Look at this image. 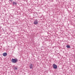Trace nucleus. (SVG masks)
Here are the masks:
<instances>
[{
    "mask_svg": "<svg viewBox=\"0 0 75 75\" xmlns=\"http://www.w3.org/2000/svg\"><path fill=\"white\" fill-rule=\"evenodd\" d=\"M11 61L12 63H14V64H16V62H17L18 61V59H12Z\"/></svg>",
    "mask_w": 75,
    "mask_h": 75,
    "instance_id": "obj_1",
    "label": "nucleus"
},
{
    "mask_svg": "<svg viewBox=\"0 0 75 75\" xmlns=\"http://www.w3.org/2000/svg\"><path fill=\"white\" fill-rule=\"evenodd\" d=\"M33 24H35V25H37V24H38V21L37 20H35L33 22Z\"/></svg>",
    "mask_w": 75,
    "mask_h": 75,
    "instance_id": "obj_2",
    "label": "nucleus"
},
{
    "mask_svg": "<svg viewBox=\"0 0 75 75\" xmlns=\"http://www.w3.org/2000/svg\"><path fill=\"white\" fill-rule=\"evenodd\" d=\"M53 66L54 69H57V66L56 65V64H53Z\"/></svg>",
    "mask_w": 75,
    "mask_h": 75,
    "instance_id": "obj_3",
    "label": "nucleus"
},
{
    "mask_svg": "<svg viewBox=\"0 0 75 75\" xmlns=\"http://www.w3.org/2000/svg\"><path fill=\"white\" fill-rule=\"evenodd\" d=\"M29 67H30V69H33V64H31L30 65Z\"/></svg>",
    "mask_w": 75,
    "mask_h": 75,
    "instance_id": "obj_4",
    "label": "nucleus"
},
{
    "mask_svg": "<svg viewBox=\"0 0 75 75\" xmlns=\"http://www.w3.org/2000/svg\"><path fill=\"white\" fill-rule=\"evenodd\" d=\"M7 53L6 52H5L3 53V55L4 56V57H6V56H7Z\"/></svg>",
    "mask_w": 75,
    "mask_h": 75,
    "instance_id": "obj_5",
    "label": "nucleus"
},
{
    "mask_svg": "<svg viewBox=\"0 0 75 75\" xmlns=\"http://www.w3.org/2000/svg\"><path fill=\"white\" fill-rule=\"evenodd\" d=\"M13 4H17V2H13Z\"/></svg>",
    "mask_w": 75,
    "mask_h": 75,
    "instance_id": "obj_6",
    "label": "nucleus"
},
{
    "mask_svg": "<svg viewBox=\"0 0 75 75\" xmlns=\"http://www.w3.org/2000/svg\"><path fill=\"white\" fill-rule=\"evenodd\" d=\"M66 47L68 48H70V46L67 45L66 46Z\"/></svg>",
    "mask_w": 75,
    "mask_h": 75,
    "instance_id": "obj_7",
    "label": "nucleus"
},
{
    "mask_svg": "<svg viewBox=\"0 0 75 75\" xmlns=\"http://www.w3.org/2000/svg\"><path fill=\"white\" fill-rule=\"evenodd\" d=\"M14 69H15V70H17V67H15Z\"/></svg>",
    "mask_w": 75,
    "mask_h": 75,
    "instance_id": "obj_8",
    "label": "nucleus"
},
{
    "mask_svg": "<svg viewBox=\"0 0 75 75\" xmlns=\"http://www.w3.org/2000/svg\"><path fill=\"white\" fill-rule=\"evenodd\" d=\"M13 0H10V1H11V2H12L13 1Z\"/></svg>",
    "mask_w": 75,
    "mask_h": 75,
    "instance_id": "obj_9",
    "label": "nucleus"
}]
</instances>
